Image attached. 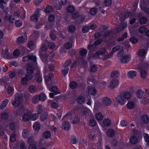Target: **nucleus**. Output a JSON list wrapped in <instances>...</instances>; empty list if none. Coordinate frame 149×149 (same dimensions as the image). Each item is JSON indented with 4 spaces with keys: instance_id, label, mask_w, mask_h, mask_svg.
I'll return each instance as SVG.
<instances>
[{
    "instance_id": "obj_1",
    "label": "nucleus",
    "mask_w": 149,
    "mask_h": 149,
    "mask_svg": "<svg viewBox=\"0 0 149 149\" xmlns=\"http://www.w3.org/2000/svg\"><path fill=\"white\" fill-rule=\"evenodd\" d=\"M34 68L32 66H29L26 69V72L25 77L21 79V83L24 85H26L29 81L33 77Z\"/></svg>"
},
{
    "instance_id": "obj_2",
    "label": "nucleus",
    "mask_w": 149,
    "mask_h": 149,
    "mask_svg": "<svg viewBox=\"0 0 149 149\" xmlns=\"http://www.w3.org/2000/svg\"><path fill=\"white\" fill-rule=\"evenodd\" d=\"M22 61L24 62H28V67L32 66L33 68V65L37 64L36 57L33 56V54L25 56L23 57Z\"/></svg>"
},
{
    "instance_id": "obj_3",
    "label": "nucleus",
    "mask_w": 149,
    "mask_h": 149,
    "mask_svg": "<svg viewBox=\"0 0 149 149\" xmlns=\"http://www.w3.org/2000/svg\"><path fill=\"white\" fill-rule=\"evenodd\" d=\"M23 95L20 92L16 93L14 95V100L12 102V104L15 107H18L20 104Z\"/></svg>"
},
{
    "instance_id": "obj_4",
    "label": "nucleus",
    "mask_w": 149,
    "mask_h": 149,
    "mask_svg": "<svg viewBox=\"0 0 149 149\" xmlns=\"http://www.w3.org/2000/svg\"><path fill=\"white\" fill-rule=\"evenodd\" d=\"M131 60V56L130 55L126 54L122 56L120 59V62L123 64L128 62Z\"/></svg>"
},
{
    "instance_id": "obj_5",
    "label": "nucleus",
    "mask_w": 149,
    "mask_h": 149,
    "mask_svg": "<svg viewBox=\"0 0 149 149\" xmlns=\"http://www.w3.org/2000/svg\"><path fill=\"white\" fill-rule=\"evenodd\" d=\"M27 37L26 35L25 34L19 37L17 39L16 42L17 44H22L25 42L26 41Z\"/></svg>"
},
{
    "instance_id": "obj_6",
    "label": "nucleus",
    "mask_w": 149,
    "mask_h": 149,
    "mask_svg": "<svg viewBox=\"0 0 149 149\" xmlns=\"http://www.w3.org/2000/svg\"><path fill=\"white\" fill-rule=\"evenodd\" d=\"M106 50L105 49H102L101 50L98 51L95 53L93 55V58L95 60L99 58L100 55L104 54Z\"/></svg>"
},
{
    "instance_id": "obj_7",
    "label": "nucleus",
    "mask_w": 149,
    "mask_h": 149,
    "mask_svg": "<svg viewBox=\"0 0 149 149\" xmlns=\"http://www.w3.org/2000/svg\"><path fill=\"white\" fill-rule=\"evenodd\" d=\"M119 81L116 79H114L111 80L110 82V87L112 89L117 87L119 84Z\"/></svg>"
},
{
    "instance_id": "obj_8",
    "label": "nucleus",
    "mask_w": 149,
    "mask_h": 149,
    "mask_svg": "<svg viewBox=\"0 0 149 149\" xmlns=\"http://www.w3.org/2000/svg\"><path fill=\"white\" fill-rule=\"evenodd\" d=\"M111 100L108 97H105L102 100L103 104L106 106H108L111 104Z\"/></svg>"
},
{
    "instance_id": "obj_9",
    "label": "nucleus",
    "mask_w": 149,
    "mask_h": 149,
    "mask_svg": "<svg viewBox=\"0 0 149 149\" xmlns=\"http://www.w3.org/2000/svg\"><path fill=\"white\" fill-rule=\"evenodd\" d=\"M26 113H24L22 116V120L24 122H27L30 119V112L29 110H27Z\"/></svg>"
},
{
    "instance_id": "obj_10",
    "label": "nucleus",
    "mask_w": 149,
    "mask_h": 149,
    "mask_svg": "<svg viewBox=\"0 0 149 149\" xmlns=\"http://www.w3.org/2000/svg\"><path fill=\"white\" fill-rule=\"evenodd\" d=\"M140 71H141L140 75L141 77L142 78H144L146 77L147 76V72L145 70H143L142 66H140L138 68Z\"/></svg>"
},
{
    "instance_id": "obj_11",
    "label": "nucleus",
    "mask_w": 149,
    "mask_h": 149,
    "mask_svg": "<svg viewBox=\"0 0 149 149\" xmlns=\"http://www.w3.org/2000/svg\"><path fill=\"white\" fill-rule=\"evenodd\" d=\"M117 101L121 105H124L125 103V100L121 95H118L116 98Z\"/></svg>"
},
{
    "instance_id": "obj_12",
    "label": "nucleus",
    "mask_w": 149,
    "mask_h": 149,
    "mask_svg": "<svg viewBox=\"0 0 149 149\" xmlns=\"http://www.w3.org/2000/svg\"><path fill=\"white\" fill-rule=\"evenodd\" d=\"M62 127L63 129L66 131L69 130L70 128V123L67 121L63 122L62 123Z\"/></svg>"
},
{
    "instance_id": "obj_13",
    "label": "nucleus",
    "mask_w": 149,
    "mask_h": 149,
    "mask_svg": "<svg viewBox=\"0 0 149 149\" xmlns=\"http://www.w3.org/2000/svg\"><path fill=\"white\" fill-rule=\"evenodd\" d=\"M14 17L13 15H10L8 16V15H6L4 17V19L5 20L8 21L9 22L12 23L15 20Z\"/></svg>"
},
{
    "instance_id": "obj_14",
    "label": "nucleus",
    "mask_w": 149,
    "mask_h": 149,
    "mask_svg": "<svg viewBox=\"0 0 149 149\" xmlns=\"http://www.w3.org/2000/svg\"><path fill=\"white\" fill-rule=\"evenodd\" d=\"M9 102L8 99L4 100L0 104V109H2L5 108Z\"/></svg>"
},
{
    "instance_id": "obj_15",
    "label": "nucleus",
    "mask_w": 149,
    "mask_h": 149,
    "mask_svg": "<svg viewBox=\"0 0 149 149\" xmlns=\"http://www.w3.org/2000/svg\"><path fill=\"white\" fill-rule=\"evenodd\" d=\"M136 94L137 97L139 98L142 99L144 97V92L142 90L140 89L137 90Z\"/></svg>"
},
{
    "instance_id": "obj_16",
    "label": "nucleus",
    "mask_w": 149,
    "mask_h": 149,
    "mask_svg": "<svg viewBox=\"0 0 149 149\" xmlns=\"http://www.w3.org/2000/svg\"><path fill=\"white\" fill-rule=\"evenodd\" d=\"M88 93L91 95H94L97 92L96 90L94 88L89 86L88 87Z\"/></svg>"
},
{
    "instance_id": "obj_17",
    "label": "nucleus",
    "mask_w": 149,
    "mask_h": 149,
    "mask_svg": "<svg viewBox=\"0 0 149 149\" xmlns=\"http://www.w3.org/2000/svg\"><path fill=\"white\" fill-rule=\"evenodd\" d=\"M47 46L45 45H43L41 47L40 49L39 50V52L40 56L44 55L43 52L45 53L47 50ZM45 54V53H44Z\"/></svg>"
},
{
    "instance_id": "obj_18",
    "label": "nucleus",
    "mask_w": 149,
    "mask_h": 149,
    "mask_svg": "<svg viewBox=\"0 0 149 149\" xmlns=\"http://www.w3.org/2000/svg\"><path fill=\"white\" fill-rule=\"evenodd\" d=\"M136 75V72L134 71H130L128 73V77L130 78H132Z\"/></svg>"
},
{
    "instance_id": "obj_19",
    "label": "nucleus",
    "mask_w": 149,
    "mask_h": 149,
    "mask_svg": "<svg viewBox=\"0 0 149 149\" xmlns=\"http://www.w3.org/2000/svg\"><path fill=\"white\" fill-rule=\"evenodd\" d=\"M141 120L143 123H147L149 121V118L147 116L144 115L141 116Z\"/></svg>"
},
{
    "instance_id": "obj_20",
    "label": "nucleus",
    "mask_w": 149,
    "mask_h": 149,
    "mask_svg": "<svg viewBox=\"0 0 149 149\" xmlns=\"http://www.w3.org/2000/svg\"><path fill=\"white\" fill-rule=\"evenodd\" d=\"M48 116V113L47 112H45L40 117L41 121L43 122L47 118Z\"/></svg>"
},
{
    "instance_id": "obj_21",
    "label": "nucleus",
    "mask_w": 149,
    "mask_h": 149,
    "mask_svg": "<svg viewBox=\"0 0 149 149\" xmlns=\"http://www.w3.org/2000/svg\"><path fill=\"white\" fill-rule=\"evenodd\" d=\"M138 139L137 137L135 136H131L130 140V142L132 144H136L137 142Z\"/></svg>"
},
{
    "instance_id": "obj_22",
    "label": "nucleus",
    "mask_w": 149,
    "mask_h": 149,
    "mask_svg": "<svg viewBox=\"0 0 149 149\" xmlns=\"http://www.w3.org/2000/svg\"><path fill=\"white\" fill-rule=\"evenodd\" d=\"M40 101L41 102L44 101L46 99V97L45 94L43 93H42L38 95Z\"/></svg>"
},
{
    "instance_id": "obj_23",
    "label": "nucleus",
    "mask_w": 149,
    "mask_h": 149,
    "mask_svg": "<svg viewBox=\"0 0 149 149\" xmlns=\"http://www.w3.org/2000/svg\"><path fill=\"white\" fill-rule=\"evenodd\" d=\"M119 75L120 74L118 71L114 70L111 72V77L112 78L117 77L119 76Z\"/></svg>"
},
{
    "instance_id": "obj_24",
    "label": "nucleus",
    "mask_w": 149,
    "mask_h": 149,
    "mask_svg": "<svg viewBox=\"0 0 149 149\" xmlns=\"http://www.w3.org/2000/svg\"><path fill=\"white\" fill-rule=\"evenodd\" d=\"M50 91L54 93L55 95L60 93V92H58V88L56 86L52 87L50 88Z\"/></svg>"
},
{
    "instance_id": "obj_25",
    "label": "nucleus",
    "mask_w": 149,
    "mask_h": 149,
    "mask_svg": "<svg viewBox=\"0 0 149 149\" xmlns=\"http://www.w3.org/2000/svg\"><path fill=\"white\" fill-rule=\"evenodd\" d=\"M131 96V93L128 92H125L123 93V97L125 99L128 100L130 99Z\"/></svg>"
},
{
    "instance_id": "obj_26",
    "label": "nucleus",
    "mask_w": 149,
    "mask_h": 149,
    "mask_svg": "<svg viewBox=\"0 0 149 149\" xmlns=\"http://www.w3.org/2000/svg\"><path fill=\"white\" fill-rule=\"evenodd\" d=\"M38 114L37 113H33L30 115V120H35L38 118Z\"/></svg>"
},
{
    "instance_id": "obj_27",
    "label": "nucleus",
    "mask_w": 149,
    "mask_h": 149,
    "mask_svg": "<svg viewBox=\"0 0 149 149\" xmlns=\"http://www.w3.org/2000/svg\"><path fill=\"white\" fill-rule=\"evenodd\" d=\"M84 97L81 96L78 97L77 99V101L79 104H82L84 103Z\"/></svg>"
},
{
    "instance_id": "obj_28",
    "label": "nucleus",
    "mask_w": 149,
    "mask_h": 149,
    "mask_svg": "<svg viewBox=\"0 0 149 149\" xmlns=\"http://www.w3.org/2000/svg\"><path fill=\"white\" fill-rule=\"evenodd\" d=\"M115 134V131L112 129H109L107 131V135L109 137H112L114 136Z\"/></svg>"
},
{
    "instance_id": "obj_29",
    "label": "nucleus",
    "mask_w": 149,
    "mask_h": 149,
    "mask_svg": "<svg viewBox=\"0 0 149 149\" xmlns=\"http://www.w3.org/2000/svg\"><path fill=\"white\" fill-rule=\"evenodd\" d=\"M40 99L38 95H37L33 97L32 99V102L34 104L38 103L40 100Z\"/></svg>"
},
{
    "instance_id": "obj_30",
    "label": "nucleus",
    "mask_w": 149,
    "mask_h": 149,
    "mask_svg": "<svg viewBox=\"0 0 149 149\" xmlns=\"http://www.w3.org/2000/svg\"><path fill=\"white\" fill-rule=\"evenodd\" d=\"M127 26V23L125 22L123 23L122 25V26L120 28L118 27L117 28V32H120V31H123L125 28Z\"/></svg>"
},
{
    "instance_id": "obj_31",
    "label": "nucleus",
    "mask_w": 149,
    "mask_h": 149,
    "mask_svg": "<svg viewBox=\"0 0 149 149\" xmlns=\"http://www.w3.org/2000/svg\"><path fill=\"white\" fill-rule=\"evenodd\" d=\"M1 117L2 119L5 120L8 118L9 115L6 112H3L1 114Z\"/></svg>"
},
{
    "instance_id": "obj_32",
    "label": "nucleus",
    "mask_w": 149,
    "mask_h": 149,
    "mask_svg": "<svg viewBox=\"0 0 149 149\" xmlns=\"http://www.w3.org/2000/svg\"><path fill=\"white\" fill-rule=\"evenodd\" d=\"M38 15L36 14H34L32 15L31 17V20L34 22H36L38 19Z\"/></svg>"
},
{
    "instance_id": "obj_33",
    "label": "nucleus",
    "mask_w": 149,
    "mask_h": 149,
    "mask_svg": "<svg viewBox=\"0 0 149 149\" xmlns=\"http://www.w3.org/2000/svg\"><path fill=\"white\" fill-rule=\"evenodd\" d=\"M33 127L36 130H39L40 128V123L38 122H35L33 125Z\"/></svg>"
},
{
    "instance_id": "obj_34",
    "label": "nucleus",
    "mask_w": 149,
    "mask_h": 149,
    "mask_svg": "<svg viewBox=\"0 0 149 149\" xmlns=\"http://www.w3.org/2000/svg\"><path fill=\"white\" fill-rule=\"evenodd\" d=\"M43 136L45 138L47 139L49 138L51 136V133L49 131H46L43 133Z\"/></svg>"
},
{
    "instance_id": "obj_35",
    "label": "nucleus",
    "mask_w": 149,
    "mask_h": 149,
    "mask_svg": "<svg viewBox=\"0 0 149 149\" xmlns=\"http://www.w3.org/2000/svg\"><path fill=\"white\" fill-rule=\"evenodd\" d=\"M29 136V133L27 130L24 129L23 130L22 136L24 138H26Z\"/></svg>"
},
{
    "instance_id": "obj_36",
    "label": "nucleus",
    "mask_w": 149,
    "mask_h": 149,
    "mask_svg": "<svg viewBox=\"0 0 149 149\" xmlns=\"http://www.w3.org/2000/svg\"><path fill=\"white\" fill-rule=\"evenodd\" d=\"M148 21L147 18L145 17H143L139 20V22L141 24H144L146 23Z\"/></svg>"
},
{
    "instance_id": "obj_37",
    "label": "nucleus",
    "mask_w": 149,
    "mask_h": 149,
    "mask_svg": "<svg viewBox=\"0 0 149 149\" xmlns=\"http://www.w3.org/2000/svg\"><path fill=\"white\" fill-rule=\"evenodd\" d=\"M95 116L96 119L99 121L102 120L103 118V116L102 114L100 112L97 113L96 114Z\"/></svg>"
},
{
    "instance_id": "obj_38",
    "label": "nucleus",
    "mask_w": 149,
    "mask_h": 149,
    "mask_svg": "<svg viewBox=\"0 0 149 149\" xmlns=\"http://www.w3.org/2000/svg\"><path fill=\"white\" fill-rule=\"evenodd\" d=\"M104 125L107 127L109 126L111 124V122L108 119H106L103 120Z\"/></svg>"
},
{
    "instance_id": "obj_39",
    "label": "nucleus",
    "mask_w": 149,
    "mask_h": 149,
    "mask_svg": "<svg viewBox=\"0 0 149 149\" xmlns=\"http://www.w3.org/2000/svg\"><path fill=\"white\" fill-rule=\"evenodd\" d=\"M146 53V51L144 49L140 50L139 51V55L141 57L145 56Z\"/></svg>"
},
{
    "instance_id": "obj_40",
    "label": "nucleus",
    "mask_w": 149,
    "mask_h": 149,
    "mask_svg": "<svg viewBox=\"0 0 149 149\" xmlns=\"http://www.w3.org/2000/svg\"><path fill=\"white\" fill-rule=\"evenodd\" d=\"M69 86L71 88L74 89L77 87V84L76 82L73 81L70 82Z\"/></svg>"
},
{
    "instance_id": "obj_41",
    "label": "nucleus",
    "mask_w": 149,
    "mask_h": 149,
    "mask_svg": "<svg viewBox=\"0 0 149 149\" xmlns=\"http://www.w3.org/2000/svg\"><path fill=\"white\" fill-rule=\"evenodd\" d=\"M53 77V74L52 73H49L48 77H45V81L49 83Z\"/></svg>"
},
{
    "instance_id": "obj_42",
    "label": "nucleus",
    "mask_w": 149,
    "mask_h": 149,
    "mask_svg": "<svg viewBox=\"0 0 149 149\" xmlns=\"http://www.w3.org/2000/svg\"><path fill=\"white\" fill-rule=\"evenodd\" d=\"M127 106L129 109H132L134 107L135 103L133 102H130L127 104Z\"/></svg>"
},
{
    "instance_id": "obj_43",
    "label": "nucleus",
    "mask_w": 149,
    "mask_h": 149,
    "mask_svg": "<svg viewBox=\"0 0 149 149\" xmlns=\"http://www.w3.org/2000/svg\"><path fill=\"white\" fill-rule=\"evenodd\" d=\"M75 8L73 6H69L67 8V11L69 13H72L74 10Z\"/></svg>"
},
{
    "instance_id": "obj_44",
    "label": "nucleus",
    "mask_w": 149,
    "mask_h": 149,
    "mask_svg": "<svg viewBox=\"0 0 149 149\" xmlns=\"http://www.w3.org/2000/svg\"><path fill=\"white\" fill-rule=\"evenodd\" d=\"M127 37V33L126 32L120 38L117 39V41L118 42H120L123 41L125 38Z\"/></svg>"
},
{
    "instance_id": "obj_45",
    "label": "nucleus",
    "mask_w": 149,
    "mask_h": 149,
    "mask_svg": "<svg viewBox=\"0 0 149 149\" xmlns=\"http://www.w3.org/2000/svg\"><path fill=\"white\" fill-rule=\"evenodd\" d=\"M10 141L11 142H14L16 140V134L15 133H13L10 136Z\"/></svg>"
},
{
    "instance_id": "obj_46",
    "label": "nucleus",
    "mask_w": 149,
    "mask_h": 149,
    "mask_svg": "<svg viewBox=\"0 0 149 149\" xmlns=\"http://www.w3.org/2000/svg\"><path fill=\"white\" fill-rule=\"evenodd\" d=\"M68 29L70 32L73 33L76 29V27L74 25H71L68 27Z\"/></svg>"
},
{
    "instance_id": "obj_47",
    "label": "nucleus",
    "mask_w": 149,
    "mask_h": 149,
    "mask_svg": "<svg viewBox=\"0 0 149 149\" xmlns=\"http://www.w3.org/2000/svg\"><path fill=\"white\" fill-rule=\"evenodd\" d=\"M97 70V67L96 65H93L90 66V71L91 72H95Z\"/></svg>"
},
{
    "instance_id": "obj_48",
    "label": "nucleus",
    "mask_w": 149,
    "mask_h": 149,
    "mask_svg": "<svg viewBox=\"0 0 149 149\" xmlns=\"http://www.w3.org/2000/svg\"><path fill=\"white\" fill-rule=\"evenodd\" d=\"M88 109L85 107L82 110V114L83 116H87L88 114Z\"/></svg>"
},
{
    "instance_id": "obj_49",
    "label": "nucleus",
    "mask_w": 149,
    "mask_h": 149,
    "mask_svg": "<svg viewBox=\"0 0 149 149\" xmlns=\"http://www.w3.org/2000/svg\"><path fill=\"white\" fill-rule=\"evenodd\" d=\"M69 70V68H66L61 70V72L64 77L66 76V75L68 73Z\"/></svg>"
},
{
    "instance_id": "obj_50",
    "label": "nucleus",
    "mask_w": 149,
    "mask_h": 149,
    "mask_svg": "<svg viewBox=\"0 0 149 149\" xmlns=\"http://www.w3.org/2000/svg\"><path fill=\"white\" fill-rule=\"evenodd\" d=\"M45 12L48 14L49 13L52 11V6H49L46 7L45 9Z\"/></svg>"
},
{
    "instance_id": "obj_51",
    "label": "nucleus",
    "mask_w": 149,
    "mask_h": 149,
    "mask_svg": "<svg viewBox=\"0 0 149 149\" xmlns=\"http://www.w3.org/2000/svg\"><path fill=\"white\" fill-rule=\"evenodd\" d=\"M79 121L80 119L77 116H75L74 117L72 123L73 124H76L79 123Z\"/></svg>"
},
{
    "instance_id": "obj_52",
    "label": "nucleus",
    "mask_w": 149,
    "mask_h": 149,
    "mask_svg": "<svg viewBox=\"0 0 149 149\" xmlns=\"http://www.w3.org/2000/svg\"><path fill=\"white\" fill-rule=\"evenodd\" d=\"M71 63L72 61L71 60L69 59L66 61L62 66L64 68H67L71 64Z\"/></svg>"
},
{
    "instance_id": "obj_53",
    "label": "nucleus",
    "mask_w": 149,
    "mask_h": 149,
    "mask_svg": "<svg viewBox=\"0 0 149 149\" xmlns=\"http://www.w3.org/2000/svg\"><path fill=\"white\" fill-rule=\"evenodd\" d=\"M97 124V122L94 119H91L90 120L89 125L92 127H94Z\"/></svg>"
},
{
    "instance_id": "obj_54",
    "label": "nucleus",
    "mask_w": 149,
    "mask_h": 149,
    "mask_svg": "<svg viewBox=\"0 0 149 149\" xmlns=\"http://www.w3.org/2000/svg\"><path fill=\"white\" fill-rule=\"evenodd\" d=\"M87 51L86 49H83L79 53L81 56H83L87 54Z\"/></svg>"
},
{
    "instance_id": "obj_55",
    "label": "nucleus",
    "mask_w": 149,
    "mask_h": 149,
    "mask_svg": "<svg viewBox=\"0 0 149 149\" xmlns=\"http://www.w3.org/2000/svg\"><path fill=\"white\" fill-rule=\"evenodd\" d=\"M120 49V46L119 45H117L112 48L111 52L113 53V54L114 52L118 51Z\"/></svg>"
},
{
    "instance_id": "obj_56",
    "label": "nucleus",
    "mask_w": 149,
    "mask_h": 149,
    "mask_svg": "<svg viewBox=\"0 0 149 149\" xmlns=\"http://www.w3.org/2000/svg\"><path fill=\"white\" fill-rule=\"evenodd\" d=\"M146 30V29L144 26L140 27L139 29V32L141 33H144Z\"/></svg>"
},
{
    "instance_id": "obj_57",
    "label": "nucleus",
    "mask_w": 149,
    "mask_h": 149,
    "mask_svg": "<svg viewBox=\"0 0 149 149\" xmlns=\"http://www.w3.org/2000/svg\"><path fill=\"white\" fill-rule=\"evenodd\" d=\"M15 24L16 27H19L22 25V22L20 20H17L15 22Z\"/></svg>"
},
{
    "instance_id": "obj_58",
    "label": "nucleus",
    "mask_w": 149,
    "mask_h": 149,
    "mask_svg": "<svg viewBox=\"0 0 149 149\" xmlns=\"http://www.w3.org/2000/svg\"><path fill=\"white\" fill-rule=\"evenodd\" d=\"M38 112V114H40L43 111L42 110V105L40 104L37 107Z\"/></svg>"
},
{
    "instance_id": "obj_59",
    "label": "nucleus",
    "mask_w": 149,
    "mask_h": 149,
    "mask_svg": "<svg viewBox=\"0 0 149 149\" xmlns=\"http://www.w3.org/2000/svg\"><path fill=\"white\" fill-rule=\"evenodd\" d=\"M90 14L94 15H95L97 12V10L96 8H92L90 10Z\"/></svg>"
},
{
    "instance_id": "obj_60",
    "label": "nucleus",
    "mask_w": 149,
    "mask_h": 149,
    "mask_svg": "<svg viewBox=\"0 0 149 149\" xmlns=\"http://www.w3.org/2000/svg\"><path fill=\"white\" fill-rule=\"evenodd\" d=\"M14 91V88L12 87L9 86L7 88V92L8 94H12Z\"/></svg>"
},
{
    "instance_id": "obj_61",
    "label": "nucleus",
    "mask_w": 149,
    "mask_h": 149,
    "mask_svg": "<svg viewBox=\"0 0 149 149\" xmlns=\"http://www.w3.org/2000/svg\"><path fill=\"white\" fill-rule=\"evenodd\" d=\"M113 56V53L110 52L109 54L108 55H105L103 58V59L104 60H106L110 58H111Z\"/></svg>"
},
{
    "instance_id": "obj_62",
    "label": "nucleus",
    "mask_w": 149,
    "mask_h": 149,
    "mask_svg": "<svg viewBox=\"0 0 149 149\" xmlns=\"http://www.w3.org/2000/svg\"><path fill=\"white\" fill-rule=\"evenodd\" d=\"M144 138L145 141L147 143H149V136L147 133H145L143 134Z\"/></svg>"
},
{
    "instance_id": "obj_63",
    "label": "nucleus",
    "mask_w": 149,
    "mask_h": 149,
    "mask_svg": "<svg viewBox=\"0 0 149 149\" xmlns=\"http://www.w3.org/2000/svg\"><path fill=\"white\" fill-rule=\"evenodd\" d=\"M130 40L134 44L136 43L138 41L137 39L134 37L131 38L130 39Z\"/></svg>"
},
{
    "instance_id": "obj_64",
    "label": "nucleus",
    "mask_w": 149,
    "mask_h": 149,
    "mask_svg": "<svg viewBox=\"0 0 149 149\" xmlns=\"http://www.w3.org/2000/svg\"><path fill=\"white\" fill-rule=\"evenodd\" d=\"M72 47V44L69 42H67L65 44V47L67 49H70Z\"/></svg>"
}]
</instances>
